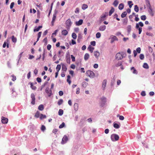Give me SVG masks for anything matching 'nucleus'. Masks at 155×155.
<instances>
[{"label": "nucleus", "mask_w": 155, "mask_h": 155, "mask_svg": "<svg viewBox=\"0 0 155 155\" xmlns=\"http://www.w3.org/2000/svg\"><path fill=\"white\" fill-rule=\"evenodd\" d=\"M126 54L123 52H122L121 53H118L116 54V59L118 60L122 59L124 57Z\"/></svg>", "instance_id": "obj_1"}, {"label": "nucleus", "mask_w": 155, "mask_h": 155, "mask_svg": "<svg viewBox=\"0 0 155 155\" xmlns=\"http://www.w3.org/2000/svg\"><path fill=\"white\" fill-rule=\"evenodd\" d=\"M110 138L112 141H116L118 140L119 137V136L115 134H112L110 136Z\"/></svg>", "instance_id": "obj_2"}, {"label": "nucleus", "mask_w": 155, "mask_h": 155, "mask_svg": "<svg viewBox=\"0 0 155 155\" xmlns=\"http://www.w3.org/2000/svg\"><path fill=\"white\" fill-rule=\"evenodd\" d=\"M86 73L87 76L91 78H94L95 75L94 72L90 70L87 71Z\"/></svg>", "instance_id": "obj_3"}, {"label": "nucleus", "mask_w": 155, "mask_h": 155, "mask_svg": "<svg viewBox=\"0 0 155 155\" xmlns=\"http://www.w3.org/2000/svg\"><path fill=\"white\" fill-rule=\"evenodd\" d=\"M101 101L100 103L102 107H103L105 105L106 102V98L103 97L101 98Z\"/></svg>", "instance_id": "obj_4"}, {"label": "nucleus", "mask_w": 155, "mask_h": 155, "mask_svg": "<svg viewBox=\"0 0 155 155\" xmlns=\"http://www.w3.org/2000/svg\"><path fill=\"white\" fill-rule=\"evenodd\" d=\"M71 22L70 19H68L66 21L65 24L67 28H69L71 25Z\"/></svg>", "instance_id": "obj_5"}, {"label": "nucleus", "mask_w": 155, "mask_h": 155, "mask_svg": "<svg viewBox=\"0 0 155 155\" xmlns=\"http://www.w3.org/2000/svg\"><path fill=\"white\" fill-rule=\"evenodd\" d=\"M31 97L32 100L31 103L32 104L34 105L35 104V97L34 94L32 93Z\"/></svg>", "instance_id": "obj_6"}, {"label": "nucleus", "mask_w": 155, "mask_h": 155, "mask_svg": "<svg viewBox=\"0 0 155 155\" xmlns=\"http://www.w3.org/2000/svg\"><path fill=\"white\" fill-rule=\"evenodd\" d=\"M110 42L111 43H113L115 41H117L118 39L115 36L111 35V36Z\"/></svg>", "instance_id": "obj_7"}, {"label": "nucleus", "mask_w": 155, "mask_h": 155, "mask_svg": "<svg viewBox=\"0 0 155 155\" xmlns=\"http://www.w3.org/2000/svg\"><path fill=\"white\" fill-rule=\"evenodd\" d=\"M45 91L48 96L50 97L51 95V90H50L48 88H46Z\"/></svg>", "instance_id": "obj_8"}, {"label": "nucleus", "mask_w": 155, "mask_h": 155, "mask_svg": "<svg viewBox=\"0 0 155 155\" xmlns=\"http://www.w3.org/2000/svg\"><path fill=\"white\" fill-rule=\"evenodd\" d=\"M8 119L7 118L2 117L1 121L3 124H7L8 122Z\"/></svg>", "instance_id": "obj_9"}, {"label": "nucleus", "mask_w": 155, "mask_h": 155, "mask_svg": "<svg viewBox=\"0 0 155 155\" xmlns=\"http://www.w3.org/2000/svg\"><path fill=\"white\" fill-rule=\"evenodd\" d=\"M68 138L66 136H64L62 139L61 143L63 144L65 143L68 140Z\"/></svg>", "instance_id": "obj_10"}, {"label": "nucleus", "mask_w": 155, "mask_h": 155, "mask_svg": "<svg viewBox=\"0 0 155 155\" xmlns=\"http://www.w3.org/2000/svg\"><path fill=\"white\" fill-rule=\"evenodd\" d=\"M57 13L58 11L57 10H55L53 15L52 20L55 21V20L56 19L57 14Z\"/></svg>", "instance_id": "obj_11"}, {"label": "nucleus", "mask_w": 155, "mask_h": 155, "mask_svg": "<svg viewBox=\"0 0 155 155\" xmlns=\"http://www.w3.org/2000/svg\"><path fill=\"white\" fill-rule=\"evenodd\" d=\"M106 28V26L105 25H104L100 26L99 28V30L100 31H103L105 30Z\"/></svg>", "instance_id": "obj_12"}, {"label": "nucleus", "mask_w": 155, "mask_h": 155, "mask_svg": "<svg viewBox=\"0 0 155 155\" xmlns=\"http://www.w3.org/2000/svg\"><path fill=\"white\" fill-rule=\"evenodd\" d=\"M83 22V20L82 19H80L78 21H76L75 24L79 26L82 25Z\"/></svg>", "instance_id": "obj_13"}, {"label": "nucleus", "mask_w": 155, "mask_h": 155, "mask_svg": "<svg viewBox=\"0 0 155 155\" xmlns=\"http://www.w3.org/2000/svg\"><path fill=\"white\" fill-rule=\"evenodd\" d=\"M62 34L64 35H66L68 34V31L66 30H63L61 31Z\"/></svg>", "instance_id": "obj_14"}, {"label": "nucleus", "mask_w": 155, "mask_h": 155, "mask_svg": "<svg viewBox=\"0 0 155 155\" xmlns=\"http://www.w3.org/2000/svg\"><path fill=\"white\" fill-rule=\"evenodd\" d=\"M94 56L96 58H98L100 55V53L97 51H95L94 52Z\"/></svg>", "instance_id": "obj_15"}, {"label": "nucleus", "mask_w": 155, "mask_h": 155, "mask_svg": "<svg viewBox=\"0 0 155 155\" xmlns=\"http://www.w3.org/2000/svg\"><path fill=\"white\" fill-rule=\"evenodd\" d=\"M131 71L133 70V73L134 74H137V71L136 70V69L134 67H132L131 68Z\"/></svg>", "instance_id": "obj_16"}, {"label": "nucleus", "mask_w": 155, "mask_h": 155, "mask_svg": "<svg viewBox=\"0 0 155 155\" xmlns=\"http://www.w3.org/2000/svg\"><path fill=\"white\" fill-rule=\"evenodd\" d=\"M89 57V55L88 53L85 54L84 56V59L85 61L87 60Z\"/></svg>", "instance_id": "obj_17"}, {"label": "nucleus", "mask_w": 155, "mask_h": 155, "mask_svg": "<svg viewBox=\"0 0 155 155\" xmlns=\"http://www.w3.org/2000/svg\"><path fill=\"white\" fill-rule=\"evenodd\" d=\"M88 5L86 4H84L82 5V9L83 10H84L87 8Z\"/></svg>", "instance_id": "obj_18"}, {"label": "nucleus", "mask_w": 155, "mask_h": 155, "mask_svg": "<svg viewBox=\"0 0 155 155\" xmlns=\"http://www.w3.org/2000/svg\"><path fill=\"white\" fill-rule=\"evenodd\" d=\"M114 8L113 7H112L110 10L109 12V15L110 16L111 14L114 12Z\"/></svg>", "instance_id": "obj_19"}, {"label": "nucleus", "mask_w": 155, "mask_h": 155, "mask_svg": "<svg viewBox=\"0 0 155 155\" xmlns=\"http://www.w3.org/2000/svg\"><path fill=\"white\" fill-rule=\"evenodd\" d=\"M107 84V80L106 79H104V80L103 84H102V87L104 88H104H105L106 84Z\"/></svg>", "instance_id": "obj_20"}, {"label": "nucleus", "mask_w": 155, "mask_h": 155, "mask_svg": "<svg viewBox=\"0 0 155 155\" xmlns=\"http://www.w3.org/2000/svg\"><path fill=\"white\" fill-rule=\"evenodd\" d=\"M118 3V1L117 0H115L113 2V4L115 7H116L117 6Z\"/></svg>", "instance_id": "obj_21"}, {"label": "nucleus", "mask_w": 155, "mask_h": 155, "mask_svg": "<svg viewBox=\"0 0 155 155\" xmlns=\"http://www.w3.org/2000/svg\"><path fill=\"white\" fill-rule=\"evenodd\" d=\"M12 41L14 43H16L17 41V39L16 37H15L14 36H12Z\"/></svg>", "instance_id": "obj_22"}, {"label": "nucleus", "mask_w": 155, "mask_h": 155, "mask_svg": "<svg viewBox=\"0 0 155 155\" xmlns=\"http://www.w3.org/2000/svg\"><path fill=\"white\" fill-rule=\"evenodd\" d=\"M88 49L91 53H92L93 52V50L94 49V48L92 47L90 45H89V47L88 48Z\"/></svg>", "instance_id": "obj_23"}, {"label": "nucleus", "mask_w": 155, "mask_h": 155, "mask_svg": "<svg viewBox=\"0 0 155 155\" xmlns=\"http://www.w3.org/2000/svg\"><path fill=\"white\" fill-rule=\"evenodd\" d=\"M106 17V15L105 14H104L102 15L101 16V18L100 19V21H102L103 20L105 19V18Z\"/></svg>", "instance_id": "obj_24"}, {"label": "nucleus", "mask_w": 155, "mask_h": 155, "mask_svg": "<svg viewBox=\"0 0 155 155\" xmlns=\"http://www.w3.org/2000/svg\"><path fill=\"white\" fill-rule=\"evenodd\" d=\"M70 76L69 75H68L67 76V81L69 84H70L71 83V80H70Z\"/></svg>", "instance_id": "obj_25"}, {"label": "nucleus", "mask_w": 155, "mask_h": 155, "mask_svg": "<svg viewBox=\"0 0 155 155\" xmlns=\"http://www.w3.org/2000/svg\"><path fill=\"white\" fill-rule=\"evenodd\" d=\"M124 4L123 3H120L119 4L118 8L120 10H122L124 8Z\"/></svg>", "instance_id": "obj_26"}, {"label": "nucleus", "mask_w": 155, "mask_h": 155, "mask_svg": "<svg viewBox=\"0 0 155 155\" xmlns=\"http://www.w3.org/2000/svg\"><path fill=\"white\" fill-rule=\"evenodd\" d=\"M127 15V13L126 12H124L121 15V16L122 18H124Z\"/></svg>", "instance_id": "obj_27"}, {"label": "nucleus", "mask_w": 155, "mask_h": 155, "mask_svg": "<svg viewBox=\"0 0 155 155\" xmlns=\"http://www.w3.org/2000/svg\"><path fill=\"white\" fill-rule=\"evenodd\" d=\"M74 110L77 111L78 109V104L77 103H75L74 106Z\"/></svg>", "instance_id": "obj_28"}, {"label": "nucleus", "mask_w": 155, "mask_h": 155, "mask_svg": "<svg viewBox=\"0 0 155 155\" xmlns=\"http://www.w3.org/2000/svg\"><path fill=\"white\" fill-rule=\"evenodd\" d=\"M44 109V106L42 104L40 105L38 107V110H43Z\"/></svg>", "instance_id": "obj_29"}, {"label": "nucleus", "mask_w": 155, "mask_h": 155, "mask_svg": "<svg viewBox=\"0 0 155 155\" xmlns=\"http://www.w3.org/2000/svg\"><path fill=\"white\" fill-rule=\"evenodd\" d=\"M40 115V113L38 111H37L35 115V117L36 118H38L39 117Z\"/></svg>", "instance_id": "obj_30"}, {"label": "nucleus", "mask_w": 155, "mask_h": 155, "mask_svg": "<svg viewBox=\"0 0 155 155\" xmlns=\"http://www.w3.org/2000/svg\"><path fill=\"white\" fill-rule=\"evenodd\" d=\"M62 70L63 71H66L67 70V68L66 66L64 64H63L62 65Z\"/></svg>", "instance_id": "obj_31"}, {"label": "nucleus", "mask_w": 155, "mask_h": 155, "mask_svg": "<svg viewBox=\"0 0 155 155\" xmlns=\"http://www.w3.org/2000/svg\"><path fill=\"white\" fill-rule=\"evenodd\" d=\"M58 115L60 116H61L63 114V111L62 109H60L59 110L58 112Z\"/></svg>", "instance_id": "obj_32"}, {"label": "nucleus", "mask_w": 155, "mask_h": 155, "mask_svg": "<svg viewBox=\"0 0 155 155\" xmlns=\"http://www.w3.org/2000/svg\"><path fill=\"white\" fill-rule=\"evenodd\" d=\"M114 127L116 129H118L120 127V126L118 124L114 123Z\"/></svg>", "instance_id": "obj_33"}, {"label": "nucleus", "mask_w": 155, "mask_h": 155, "mask_svg": "<svg viewBox=\"0 0 155 155\" xmlns=\"http://www.w3.org/2000/svg\"><path fill=\"white\" fill-rule=\"evenodd\" d=\"M131 26L130 25H129L127 26V30L128 31V32L129 33H130L131 31Z\"/></svg>", "instance_id": "obj_34"}, {"label": "nucleus", "mask_w": 155, "mask_h": 155, "mask_svg": "<svg viewBox=\"0 0 155 155\" xmlns=\"http://www.w3.org/2000/svg\"><path fill=\"white\" fill-rule=\"evenodd\" d=\"M149 12L152 16H153V12L152 9L150 8V7Z\"/></svg>", "instance_id": "obj_35"}, {"label": "nucleus", "mask_w": 155, "mask_h": 155, "mask_svg": "<svg viewBox=\"0 0 155 155\" xmlns=\"http://www.w3.org/2000/svg\"><path fill=\"white\" fill-rule=\"evenodd\" d=\"M31 87L33 90H35L36 89V87L34 86L33 84L32 83H30Z\"/></svg>", "instance_id": "obj_36"}, {"label": "nucleus", "mask_w": 155, "mask_h": 155, "mask_svg": "<svg viewBox=\"0 0 155 155\" xmlns=\"http://www.w3.org/2000/svg\"><path fill=\"white\" fill-rule=\"evenodd\" d=\"M42 28V26H39L37 28H35L34 29V31L35 32V31H39V29Z\"/></svg>", "instance_id": "obj_37"}, {"label": "nucleus", "mask_w": 155, "mask_h": 155, "mask_svg": "<svg viewBox=\"0 0 155 155\" xmlns=\"http://www.w3.org/2000/svg\"><path fill=\"white\" fill-rule=\"evenodd\" d=\"M134 10L136 12H138L139 7L137 5H135Z\"/></svg>", "instance_id": "obj_38"}, {"label": "nucleus", "mask_w": 155, "mask_h": 155, "mask_svg": "<svg viewBox=\"0 0 155 155\" xmlns=\"http://www.w3.org/2000/svg\"><path fill=\"white\" fill-rule=\"evenodd\" d=\"M143 66L145 68L148 69L149 68L148 65L147 63H144Z\"/></svg>", "instance_id": "obj_39"}, {"label": "nucleus", "mask_w": 155, "mask_h": 155, "mask_svg": "<svg viewBox=\"0 0 155 155\" xmlns=\"http://www.w3.org/2000/svg\"><path fill=\"white\" fill-rule=\"evenodd\" d=\"M61 65L60 64H58L57 65V67L56 68V70H57V71H59L61 68Z\"/></svg>", "instance_id": "obj_40"}, {"label": "nucleus", "mask_w": 155, "mask_h": 155, "mask_svg": "<svg viewBox=\"0 0 155 155\" xmlns=\"http://www.w3.org/2000/svg\"><path fill=\"white\" fill-rule=\"evenodd\" d=\"M41 34L42 32L41 31H40L38 32V37L37 39V41H38L39 40V38L41 36Z\"/></svg>", "instance_id": "obj_41"}, {"label": "nucleus", "mask_w": 155, "mask_h": 155, "mask_svg": "<svg viewBox=\"0 0 155 155\" xmlns=\"http://www.w3.org/2000/svg\"><path fill=\"white\" fill-rule=\"evenodd\" d=\"M46 117V116L45 115H44L42 114H41L40 118V119L42 120L44 118H45Z\"/></svg>", "instance_id": "obj_42"}, {"label": "nucleus", "mask_w": 155, "mask_h": 155, "mask_svg": "<svg viewBox=\"0 0 155 155\" xmlns=\"http://www.w3.org/2000/svg\"><path fill=\"white\" fill-rule=\"evenodd\" d=\"M87 83L85 82H84L82 83V86L84 88H85L87 87Z\"/></svg>", "instance_id": "obj_43"}, {"label": "nucleus", "mask_w": 155, "mask_h": 155, "mask_svg": "<svg viewBox=\"0 0 155 155\" xmlns=\"http://www.w3.org/2000/svg\"><path fill=\"white\" fill-rule=\"evenodd\" d=\"M96 38H99L101 36V34L100 32H97L96 34Z\"/></svg>", "instance_id": "obj_44"}, {"label": "nucleus", "mask_w": 155, "mask_h": 155, "mask_svg": "<svg viewBox=\"0 0 155 155\" xmlns=\"http://www.w3.org/2000/svg\"><path fill=\"white\" fill-rule=\"evenodd\" d=\"M11 77L12 78V81H15V80H16V77L14 75H12L11 76Z\"/></svg>", "instance_id": "obj_45"}, {"label": "nucleus", "mask_w": 155, "mask_h": 155, "mask_svg": "<svg viewBox=\"0 0 155 155\" xmlns=\"http://www.w3.org/2000/svg\"><path fill=\"white\" fill-rule=\"evenodd\" d=\"M63 102V100L62 99H60L58 102V104L59 105H60L62 104Z\"/></svg>", "instance_id": "obj_46"}, {"label": "nucleus", "mask_w": 155, "mask_h": 155, "mask_svg": "<svg viewBox=\"0 0 155 155\" xmlns=\"http://www.w3.org/2000/svg\"><path fill=\"white\" fill-rule=\"evenodd\" d=\"M72 37L74 39H76L77 37V35L75 33H73L72 34Z\"/></svg>", "instance_id": "obj_47"}, {"label": "nucleus", "mask_w": 155, "mask_h": 155, "mask_svg": "<svg viewBox=\"0 0 155 155\" xmlns=\"http://www.w3.org/2000/svg\"><path fill=\"white\" fill-rule=\"evenodd\" d=\"M141 19L143 20H145L146 19V16L145 15H142L140 17Z\"/></svg>", "instance_id": "obj_48"}, {"label": "nucleus", "mask_w": 155, "mask_h": 155, "mask_svg": "<svg viewBox=\"0 0 155 155\" xmlns=\"http://www.w3.org/2000/svg\"><path fill=\"white\" fill-rule=\"evenodd\" d=\"M65 126V123L64 122L62 123L59 126V128L61 129L63 128Z\"/></svg>", "instance_id": "obj_49"}, {"label": "nucleus", "mask_w": 155, "mask_h": 155, "mask_svg": "<svg viewBox=\"0 0 155 155\" xmlns=\"http://www.w3.org/2000/svg\"><path fill=\"white\" fill-rule=\"evenodd\" d=\"M46 129L45 127V126L44 125H42L41 127V130L43 131H44Z\"/></svg>", "instance_id": "obj_50"}, {"label": "nucleus", "mask_w": 155, "mask_h": 155, "mask_svg": "<svg viewBox=\"0 0 155 155\" xmlns=\"http://www.w3.org/2000/svg\"><path fill=\"white\" fill-rule=\"evenodd\" d=\"M122 63L121 62H118L117 64L116 65V66L117 67H118L119 66H121L122 65Z\"/></svg>", "instance_id": "obj_51"}, {"label": "nucleus", "mask_w": 155, "mask_h": 155, "mask_svg": "<svg viewBox=\"0 0 155 155\" xmlns=\"http://www.w3.org/2000/svg\"><path fill=\"white\" fill-rule=\"evenodd\" d=\"M71 58L72 59V61L73 62L75 61V58L74 57V56L72 55H71Z\"/></svg>", "instance_id": "obj_52"}, {"label": "nucleus", "mask_w": 155, "mask_h": 155, "mask_svg": "<svg viewBox=\"0 0 155 155\" xmlns=\"http://www.w3.org/2000/svg\"><path fill=\"white\" fill-rule=\"evenodd\" d=\"M91 44L93 46H95L96 45V42L94 41H92L91 42Z\"/></svg>", "instance_id": "obj_53"}, {"label": "nucleus", "mask_w": 155, "mask_h": 155, "mask_svg": "<svg viewBox=\"0 0 155 155\" xmlns=\"http://www.w3.org/2000/svg\"><path fill=\"white\" fill-rule=\"evenodd\" d=\"M51 45L50 44H48V45L47 46V49L48 50H50L51 48Z\"/></svg>", "instance_id": "obj_54"}, {"label": "nucleus", "mask_w": 155, "mask_h": 155, "mask_svg": "<svg viewBox=\"0 0 155 155\" xmlns=\"http://www.w3.org/2000/svg\"><path fill=\"white\" fill-rule=\"evenodd\" d=\"M75 12L76 13H78L79 12V8H76L75 11Z\"/></svg>", "instance_id": "obj_55"}, {"label": "nucleus", "mask_w": 155, "mask_h": 155, "mask_svg": "<svg viewBox=\"0 0 155 155\" xmlns=\"http://www.w3.org/2000/svg\"><path fill=\"white\" fill-rule=\"evenodd\" d=\"M37 81L38 82V83H40L41 81V79L40 78H37L36 79Z\"/></svg>", "instance_id": "obj_56"}, {"label": "nucleus", "mask_w": 155, "mask_h": 155, "mask_svg": "<svg viewBox=\"0 0 155 155\" xmlns=\"http://www.w3.org/2000/svg\"><path fill=\"white\" fill-rule=\"evenodd\" d=\"M140 59L141 60L143 59L144 58V55L142 54H141L140 55Z\"/></svg>", "instance_id": "obj_57"}, {"label": "nucleus", "mask_w": 155, "mask_h": 155, "mask_svg": "<svg viewBox=\"0 0 155 155\" xmlns=\"http://www.w3.org/2000/svg\"><path fill=\"white\" fill-rule=\"evenodd\" d=\"M140 51H141V49L139 47H138V48H137V49H136V51L137 52L139 53H140Z\"/></svg>", "instance_id": "obj_58"}, {"label": "nucleus", "mask_w": 155, "mask_h": 155, "mask_svg": "<svg viewBox=\"0 0 155 155\" xmlns=\"http://www.w3.org/2000/svg\"><path fill=\"white\" fill-rule=\"evenodd\" d=\"M146 35H147L149 36H151L152 37L153 36V35L152 33H149V32H147L146 33Z\"/></svg>", "instance_id": "obj_59"}, {"label": "nucleus", "mask_w": 155, "mask_h": 155, "mask_svg": "<svg viewBox=\"0 0 155 155\" xmlns=\"http://www.w3.org/2000/svg\"><path fill=\"white\" fill-rule=\"evenodd\" d=\"M14 2H12L11 3L10 6V8L11 9H12L14 6Z\"/></svg>", "instance_id": "obj_60"}, {"label": "nucleus", "mask_w": 155, "mask_h": 155, "mask_svg": "<svg viewBox=\"0 0 155 155\" xmlns=\"http://www.w3.org/2000/svg\"><path fill=\"white\" fill-rule=\"evenodd\" d=\"M58 31V30H55V31H54V32L52 33V35L51 36V37H53V35H55Z\"/></svg>", "instance_id": "obj_61"}, {"label": "nucleus", "mask_w": 155, "mask_h": 155, "mask_svg": "<svg viewBox=\"0 0 155 155\" xmlns=\"http://www.w3.org/2000/svg\"><path fill=\"white\" fill-rule=\"evenodd\" d=\"M138 16L137 15L135 16V21H138L139 20V18L138 17Z\"/></svg>", "instance_id": "obj_62"}, {"label": "nucleus", "mask_w": 155, "mask_h": 155, "mask_svg": "<svg viewBox=\"0 0 155 155\" xmlns=\"http://www.w3.org/2000/svg\"><path fill=\"white\" fill-rule=\"evenodd\" d=\"M80 88H77V90L76 91V93L77 94H78L80 93Z\"/></svg>", "instance_id": "obj_63"}, {"label": "nucleus", "mask_w": 155, "mask_h": 155, "mask_svg": "<svg viewBox=\"0 0 155 155\" xmlns=\"http://www.w3.org/2000/svg\"><path fill=\"white\" fill-rule=\"evenodd\" d=\"M34 73L35 75L37 74L38 73V70H37L36 69H35L34 71Z\"/></svg>", "instance_id": "obj_64"}]
</instances>
